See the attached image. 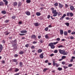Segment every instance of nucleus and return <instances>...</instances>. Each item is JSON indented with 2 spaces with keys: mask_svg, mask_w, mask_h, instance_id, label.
Masks as SVG:
<instances>
[{
  "mask_svg": "<svg viewBox=\"0 0 75 75\" xmlns=\"http://www.w3.org/2000/svg\"><path fill=\"white\" fill-rule=\"evenodd\" d=\"M12 46L13 47H17L18 46L16 40H15L14 41H13L12 43Z\"/></svg>",
  "mask_w": 75,
  "mask_h": 75,
  "instance_id": "1",
  "label": "nucleus"
},
{
  "mask_svg": "<svg viewBox=\"0 0 75 75\" xmlns=\"http://www.w3.org/2000/svg\"><path fill=\"white\" fill-rule=\"evenodd\" d=\"M63 46L62 45H60L58 46V48H61V47H63Z\"/></svg>",
  "mask_w": 75,
  "mask_h": 75,
  "instance_id": "50",
  "label": "nucleus"
},
{
  "mask_svg": "<svg viewBox=\"0 0 75 75\" xmlns=\"http://www.w3.org/2000/svg\"><path fill=\"white\" fill-rule=\"evenodd\" d=\"M50 15H49L47 16V18L49 19V18H50Z\"/></svg>",
  "mask_w": 75,
  "mask_h": 75,
  "instance_id": "62",
  "label": "nucleus"
},
{
  "mask_svg": "<svg viewBox=\"0 0 75 75\" xmlns=\"http://www.w3.org/2000/svg\"><path fill=\"white\" fill-rule=\"evenodd\" d=\"M70 8L71 10V11H73V10H74V7L72 6H71L70 7Z\"/></svg>",
  "mask_w": 75,
  "mask_h": 75,
  "instance_id": "9",
  "label": "nucleus"
},
{
  "mask_svg": "<svg viewBox=\"0 0 75 75\" xmlns=\"http://www.w3.org/2000/svg\"><path fill=\"white\" fill-rule=\"evenodd\" d=\"M59 52L60 53V54H63V53H64V52H65V50H61V49H59Z\"/></svg>",
  "mask_w": 75,
  "mask_h": 75,
  "instance_id": "5",
  "label": "nucleus"
},
{
  "mask_svg": "<svg viewBox=\"0 0 75 75\" xmlns=\"http://www.w3.org/2000/svg\"><path fill=\"white\" fill-rule=\"evenodd\" d=\"M19 54H24V52L23 51H21L19 52Z\"/></svg>",
  "mask_w": 75,
  "mask_h": 75,
  "instance_id": "36",
  "label": "nucleus"
},
{
  "mask_svg": "<svg viewBox=\"0 0 75 75\" xmlns=\"http://www.w3.org/2000/svg\"><path fill=\"white\" fill-rule=\"evenodd\" d=\"M53 66H56V67H58L59 66V64L57 63H55V61H53Z\"/></svg>",
  "mask_w": 75,
  "mask_h": 75,
  "instance_id": "3",
  "label": "nucleus"
},
{
  "mask_svg": "<svg viewBox=\"0 0 75 75\" xmlns=\"http://www.w3.org/2000/svg\"><path fill=\"white\" fill-rule=\"evenodd\" d=\"M54 5L55 6H57L58 5V3H56L54 4Z\"/></svg>",
  "mask_w": 75,
  "mask_h": 75,
  "instance_id": "32",
  "label": "nucleus"
},
{
  "mask_svg": "<svg viewBox=\"0 0 75 75\" xmlns=\"http://www.w3.org/2000/svg\"><path fill=\"white\" fill-rule=\"evenodd\" d=\"M45 31H48V28L46 27V28H45Z\"/></svg>",
  "mask_w": 75,
  "mask_h": 75,
  "instance_id": "38",
  "label": "nucleus"
},
{
  "mask_svg": "<svg viewBox=\"0 0 75 75\" xmlns=\"http://www.w3.org/2000/svg\"><path fill=\"white\" fill-rule=\"evenodd\" d=\"M3 1L5 3V5L6 6H7V4H8V1H7V0H3Z\"/></svg>",
  "mask_w": 75,
  "mask_h": 75,
  "instance_id": "8",
  "label": "nucleus"
},
{
  "mask_svg": "<svg viewBox=\"0 0 75 75\" xmlns=\"http://www.w3.org/2000/svg\"><path fill=\"white\" fill-rule=\"evenodd\" d=\"M63 55H67L68 54V52H64L63 53Z\"/></svg>",
  "mask_w": 75,
  "mask_h": 75,
  "instance_id": "29",
  "label": "nucleus"
},
{
  "mask_svg": "<svg viewBox=\"0 0 75 75\" xmlns=\"http://www.w3.org/2000/svg\"><path fill=\"white\" fill-rule=\"evenodd\" d=\"M66 20H70V18L69 17H67L66 18Z\"/></svg>",
  "mask_w": 75,
  "mask_h": 75,
  "instance_id": "61",
  "label": "nucleus"
},
{
  "mask_svg": "<svg viewBox=\"0 0 75 75\" xmlns=\"http://www.w3.org/2000/svg\"><path fill=\"white\" fill-rule=\"evenodd\" d=\"M31 38H34V39H35V38H36V36L34 35H32Z\"/></svg>",
  "mask_w": 75,
  "mask_h": 75,
  "instance_id": "19",
  "label": "nucleus"
},
{
  "mask_svg": "<svg viewBox=\"0 0 75 75\" xmlns=\"http://www.w3.org/2000/svg\"><path fill=\"white\" fill-rule=\"evenodd\" d=\"M62 64L63 65H65V62H62Z\"/></svg>",
  "mask_w": 75,
  "mask_h": 75,
  "instance_id": "54",
  "label": "nucleus"
},
{
  "mask_svg": "<svg viewBox=\"0 0 75 75\" xmlns=\"http://www.w3.org/2000/svg\"><path fill=\"white\" fill-rule=\"evenodd\" d=\"M52 14H54L53 15V17H56L57 16L58 12H57V10H56L52 11Z\"/></svg>",
  "mask_w": 75,
  "mask_h": 75,
  "instance_id": "2",
  "label": "nucleus"
},
{
  "mask_svg": "<svg viewBox=\"0 0 75 75\" xmlns=\"http://www.w3.org/2000/svg\"><path fill=\"white\" fill-rule=\"evenodd\" d=\"M17 60L16 59H13V62H17Z\"/></svg>",
  "mask_w": 75,
  "mask_h": 75,
  "instance_id": "43",
  "label": "nucleus"
},
{
  "mask_svg": "<svg viewBox=\"0 0 75 75\" xmlns=\"http://www.w3.org/2000/svg\"><path fill=\"white\" fill-rule=\"evenodd\" d=\"M66 16V14H63V16H62L60 18V20H62Z\"/></svg>",
  "mask_w": 75,
  "mask_h": 75,
  "instance_id": "10",
  "label": "nucleus"
},
{
  "mask_svg": "<svg viewBox=\"0 0 75 75\" xmlns=\"http://www.w3.org/2000/svg\"><path fill=\"white\" fill-rule=\"evenodd\" d=\"M48 68H44L43 70V71L44 72H46V71L48 70Z\"/></svg>",
  "mask_w": 75,
  "mask_h": 75,
  "instance_id": "25",
  "label": "nucleus"
},
{
  "mask_svg": "<svg viewBox=\"0 0 75 75\" xmlns=\"http://www.w3.org/2000/svg\"><path fill=\"white\" fill-rule=\"evenodd\" d=\"M67 16H69V13H67Z\"/></svg>",
  "mask_w": 75,
  "mask_h": 75,
  "instance_id": "63",
  "label": "nucleus"
},
{
  "mask_svg": "<svg viewBox=\"0 0 75 75\" xmlns=\"http://www.w3.org/2000/svg\"><path fill=\"white\" fill-rule=\"evenodd\" d=\"M25 14L27 16H30L31 15V13L29 11H27L25 12Z\"/></svg>",
  "mask_w": 75,
  "mask_h": 75,
  "instance_id": "7",
  "label": "nucleus"
},
{
  "mask_svg": "<svg viewBox=\"0 0 75 75\" xmlns=\"http://www.w3.org/2000/svg\"><path fill=\"white\" fill-rule=\"evenodd\" d=\"M68 33H69V34H70L71 33V30H69L68 31Z\"/></svg>",
  "mask_w": 75,
  "mask_h": 75,
  "instance_id": "48",
  "label": "nucleus"
},
{
  "mask_svg": "<svg viewBox=\"0 0 75 75\" xmlns=\"http://www.w3.org/2000/svg\"><path fill=\"white\" fill-rule=\"evenodd\" d=\"M12 18L13 19H14L15 18H16V16H12Z\"/></svg>",
  "mask_w": 75,
  "mask_h": 75,
  "instance_id": "41",
  "label": "nucleus"
},
{
  "mask_svg": "<svg viewBox=\"0 0 75 75\" xmlns=\"http://www.w3.org/2000/svg\"><path fill=\"white\" fill-rule=\"evenodd\" d=\"M19 74H20L19 73H16V74H15L14 75H19Z\"/></svg>",
  "mask_w": 75,
  "mask_h": 75,
  "instance_id": "64",
  "label": "nucleus"
},
{
  "mask_svg": "<svg viewBox=\"0 0 75 75\" xmlns=\"http://www.w3.org/2000/svg\"><path fill=\"white\" fill-rule=\"evenodd\" d=\"M1 13L2 14H6V11H3L1 12Z\"/></svg>",
  "mask_w": 75,
  "mask_h": 75,
  "instance_id": "24",
  "label": "nucleus"
},
{
  "mask_svg": "<svg viewBox=\"0 0 75 75\" xmlns=\"http://www.w3.org/2000/svg\"><path fill=\"white\" fill-rule=\"evenodd\" d=\"M59 8H61L63 7V5H62V4H61L60 3L59 4Z\"/></svg>",
  "mask_w": 75,
  "mask_h": 75,
  "instance_id": "21",
  "label": "nucleus"
},
{
  "mask_svg": "<svg viewBox=\"0 0 75 75\" xmlns=\"http://www.w3.org/2000/svg\"><path fill=\"white\" fill-rule=\"evenodd\" d=\"M54 54H50V57H53V56H54Z\"/></svg>",
  "mask_w": 75,
  "mask_h": 75,
  "instance_id": "51",
  "label": "nucleus"
},
{
  "mask_svg": "<svg viewBox=\"0 0 75 75\" xmlns=\"http://www.w3.org/2000/svg\"><path fill=\"white\" fill-rule=\"evenodd\" d=\"M62 14H61V13L60 12H59L58 14V16H61V15Z\"/></svg>",
  "mask_w": 75,
  "mask_h": 75,
  "instance_id": "57",
  "label": "nucleus"
},
{
  "mask_svg": "<svg viewBox=\"0 0 75 75\" xmlns=\"http://www.w3.org/2000/svg\"><path fill=\"white\" fill-rule=\"evenodd\" d=\"M33 44H37V42L35 41H34L33 42Z\"/></svg>",
  "mask_w": 75,
  "mask_h": 75,
  "instance_id": "56",
  "label": "nucleus"
},
{
  "mask_svg": "<svg viewBox=\"0 0 75 75\" xmlns=\"http://www.w3.org/2000/svg\"><path fill=\"white\" fill-rule=\"evenodd\" d=\"M10 21L9 20H6L5 21V22L6 23H8L9 22V21Z\"/></svg>",
  "mask_w": 75,
  "mask_h": 75,
  "instance_id": "42",
  "label": "nucleus"
},
{
  "mask_svg": "<svg viewBox=\"0 0 75 75\" xmlns=\"http://www.w3.org/2000/svg\"><path fill=\"white\" fill-rule=\"evenodd\" d=\"M36 14L37 16H40L41 15V13L39 12H37L36 13Z\"/></svg>",
  "mask_w": 75,
  "mask_h": 75,
  "instance_id": "13",
  "label": "nucleus"
},
{
  "mask_svg": "<svg viewBox=\"0 0 75 75\" xmlns=\"http://www.w3.org/2000/svg\"><path fill=\"white\" fill-rule=\"evenodd\" d=\"M48 62V60H46L45 61V63H47Z\"/></svg>",
  "mask_w": 75,
  "mask_h": 75,
  "instance_id": "60",
  "label": "nucleus"
},
{
  "mask_svg": "<svg viewBox=\"0 0 75 75\" xmlns=\"http://www.w3.org/2000/svg\"><path fill=\"white\" fill-rule=\"evenodd\" d=\"M49 45L50 47L52 49H54L55 48V46H54L53 44L51 43H50L49 44Z\"/></svg>",
  "mask_w": 75,
  "mask_h": 75,
  "instance_id": "4",
  "label": "nucleus"
},
{
  "mask_svg": "<svg viewBox=\"0 0 75 75\" xmlns=\"http://www.w3.org/2000/svg\"><path fill=\"white\" fill-rule=\"evenodd\" d=\"M58 69L59 71H62V68L61 67H59L58 68Z\"/></svg>",
  "mask_w": 75,
  "mask_h": 75,
  "instance_id": "30",
  "label": "nucleus"
},
{
  "mask_svg": "<svg viewBox=\"0 0 75 75\" xmlns=\"http://www.w3.org/2000/svg\"><path fill=\"white\" fill-rule=\"evenodd\" d=\"M64 35H66V36H67V35L68 34V32H67V31H65L64 32Z\"/></svg>",
  "mask_w": 75,
  "mask_h": 75,
  "instance_id": "22",
  "label": "nucleus"
},
{
  "mask_svg": "<svg viewBox=\"0 0 75 75\" xmlns=\"http://www.w3.org/2000/svg\"><path fill=\"white\" fill-rule=\"evenodd\" d=\"M10 33V32L6 33H5V35H8V34H9Z\"/></svg>",
  "mask_w": 75,
  "mask_h": 75,
  "instance_id": "49",
  "label": "nucleus"
},
{
  "mask_svg": "<svg viewBox=\"0 0 75 75\" xmlns=\"http://www.w3.org/2000/svg\"><path fill=\"white\" fill-rule=\"evenodd\" d=\"M2 42L3 44H4V43H5V42H6V41L4 40H2Z\"/></svg>",
  "mask_w": 75,
  "mask_h": 75,
  "instance_id": "58",
  "label": "nucleus"
},
{
  "mask_svg": "<svg viewBox=\"0 0 75 75\" xmlns=\"http://www.w3.org/2000/svg\"><path fill=\"white\" fill-rule=\"evenodd\" d=\"M29 46V45L28 44H27V45H25V47H28Z\"/></svg>",
  "mask_w": 75,
  "mask_h": 75,
  "instance_id": "55",
  "label": "nucleus"
},
{
  "mask_svg": "<svg viewBox=\"0 0 75 75\" xmlns=\"http://www.w3.org/2000/svg\"><path fill=\"white\" fill-rule=\"evenodd\" d=\"M18 56V55L17 54H15L14 55V57H16V58Z\"/></svg>",
  "mask_w": 75,
  "mask_h": 75,
  "instance_id": "47",
  "label": "nucleus"
},
{
  "mask_svg": "<svg viewBox=\"0 0 75 75\" xmlns=\"http://www.w3.org/2000/svg\"><path fill=\"white\" fill-rule=\"evenodd\" d=\"M3 50V45H0V50L2 51Z\"/></svg>",
  "mask_w": 75,
  "mask_h": 75,
  "instance_id": "18",
  "label": "nucleus"
},
{
  "mask_svg": "<svg viewBox=\"0 0 75 75\" xmlns=\"http://www.w3.org/2000/svg\"><path fill=\"white\" fill-rule=\"evenodd\" d=\"M54 53H57L58 52V50H56L54 51Z\"/></svg>",
  "mask_w": 75,
  "mask_h": 75,
  "instance_id": "39",
  "label": "nucleus"
},
{
  "mask_svg": "<svg viewBox=\"0 0 75 75\" xmlns=\"http://www.w3.org/2000/svg\"><path fill=\"white\" fill-rule=\"evenodd\" d=\"M57 41H60V38H58L56 39Z\"/></svg>",
  "mask_w": 75,
  "mask_h": 75,
  "instance_id": "44",
  "label": "nucleus"
},
{
  "mask_svg": "<svg viewBox=\"0 0 75 75\" xmlns=\"http://www.w3.org/2000/svg\"><path fill=\"white\" fill-rule=\"evenodd\" d=\"M17 2H15L13 3V6H17Z\"/></svg>",
  "mask_w": 75,
  "mask_h": 75,
  "instance_id": "20",
  "label": "nucleus"
},
{
  "mask_svg": "<svg viewBox=\"0 0 75 75\" xmlns=\"http://www.w3.org/2000/svg\"><path fill=\"white\" fill-rule=\"evenodd\" d=\"M23 66V63L21 62L19 63V66L20 67H22Z\"/></svg>",
  "mask_w": 75,
  "mask_h": 75,
  "instance_id": "17",
  "label": "nucleus"
},
{
  "mask_svg": "<svg viewBox=\"0 0 75 75\" xmlns=\"http://www.w3.org/2000/svg\"><path fill=\"white\" fill-rule=\"evenodd\" d=\"M19 35H25V34H20V33H19Z\"/></svg>",
  "mask_w": 75,
  "mask_h": 75,
  "instance_id": "59",
  "label": "nucleus"
},
{
  "mask_svg": "<svg viewBox=\"0 0 75 75\" xmlns=\"http://www.w3.org/2000/svg\"><path fill=\"white\" fill-rule=\"evenodd\" d=\"M43 55H44L43 53H42L40 55L39 57L40 58H44V56H43Z\"/></svg>",
  "mask_w": 75,
  "mask_h": 75,
  "instance_id": "12",
  "label": "nucleus"
},
{
  "mask_svg": "<svg viewBox=\"0 0 75 75\" xmlns=\"http://www.w3.org/2000/svg\"><path fill=\"white\" fill-rule=\"evenodd\" d=\"M72 64H70L68 65L69 67H72Z\"/></svg>",
  "mask_w": 75,
  "mask_h": 75,
  "instance_id": "46",
  "label": "nucleus"
},
{
  "mask_svg": "<svg viewBox=\"0 0 75 75\" xmlns=\"http://www.w3.org/2000/svg\"><path fill=\"white\" fill-rule=\"evenodd\" d=\"M63 67L64 68V69H67V68H68V67L65 66H63Z\"/></svg>",
  "mask_w": 75,
  "mask_h": 75,
  "instance_id": "34",
  "label": "nucleus"
},
{
  "mask_svg": "<svg viewBox=\"0 0 75 75\" xmlns=\"http://www.w3.org/2000/svg\"><path fill=\"white\" fill-rule=\"evenodd\" d=\"M65 25H66L67 26V27H69V23H65Z\"/></svg>",
  "mask_w": 75,
  "mask_h": 75,
  "instance_id": "27",
  "label": "nucleus"
},
{
  "mask_svg": "<svg viewBox=\"0 0 75 75\" xmlns=\"http://www.w3.org/2000/svg\"><path fill=\"white\" fill-rule=\"evenodd\" d=\"M40 43H42L43 42V41H42V40H40Z\"/></svg>",
  "mask_w": 75,
  "mask_h": 75,
  "instance_id": "52",
  "label": "nucleus"
},
{
  "mask_svg": "<svg viewBox=\"0 0 75 75\" xmlns=\"http://www.w3.org/2000/svg\"><path fill=\"white\" fill-rule=\"evenodd\" d=\"M33 24L35 25V27H37L40 25V23H38V22L37 23H33Z\"/></svg>",
  "mask_w": 75,
  "mask_h": 75,
  "instance_id": "6",
  "label": "nucleus"
},
{
  "mask_svg": "<svg viewBox=\"0 0 75 75\" xmlns=\"http://www.w3.org/2000/svg\"><path fill=\"white\" fill-rule=\"evenodd\" d=\"M70 15L71 17H72L73 16V13H72L71 12L70 13Z\"/></svg>",
  "mask_w": 75,
  "mask_h": 75,
  "instance_id": "37",
  "label": "nucleus"
},
{
  "mask_svg": "<svg viewBox=\"0 0 75 75\" xmlns=\"http://www.w3.org/2000/svg\"><path fill=\"white\" fill-rule=\"evenodd\" d=\"M71 34H72V35H75V32H72L71 33Z\"/></svg>",
  "mask_w": 75,
  "mask_h": 75,
  "instance_id": "45",
  "label": "nucleus"
},
{
  "mask_svg": "<svg viewBox=\"0 0 75 75\" xmlns=\"http://www.w3.org/2000/svg\"><path fill=\"white\" fill-rule=\"evenodd\" d=\"M27 32L26 30H21L20 31L21 33H26Z\"/></svg>",
  "mask_w": 75,
  "mask_h": 75,
  "instance_id": "11",
  "label": "nucleus"
},
{
  "mask_svg": "<svg viewBox=\"0 0 75 75\" xmlns=\"http://www.w3.org/2000/svg\"><path fill=\"white\" fill-rule=\"evenodd\" d=\"M42 52V50L41 49H39L38 50V53H41V52Z\"/></svg>",
  "mask_w": 75,
  "mask_h": 75,
  "instance_id": "15",
  "label": "nucleus"
},
{
  "mask_svg": "<svg viewBox=\"0 0 75 75\" xmlns=\"http://www.w3.org/2000/svg\"><path fill=\"white\" fill-rule=\"evenodd\" d=\"M45 38L46 39H48V38H49V36H48V34H47L45 35Z\"/></svg>",
  "mask_w": 75,
  "mask_h": 75,
  "instance_id": "23",
  "label": "nucleus"
},
{
  "mask_svg": "<svg viewBox=\"0 0 75 75\" xmlns=\"http://www.w3.org/2000/svg\"><path fill=\"white\" fill-rule=\"evenodd\" d=\"M4 6V3L2 1L0 2V6Z\"/></svg>",
  "mask_w": 75,
  "mask_h": 75,
  "instance_id": "14",
  "label": "nucleus"
},
{
  "mask_svg": "<svg viewBox=\"0 0 75 75\" xmlns=\"http://www.w3.org/2000/svg\"><path fill=\"white\" fill-rule=\"evenodd\" d=\"M65 6L66 8H67L68 7V5L67 4H65Z\"/></svg>",
  "mask_w": 75,
  "mask_h": 75,
  "instance_id": "53",
  "label": "nucleus"
},
{
  "mask_svg": "<svg viewBox=\"0 0 75 75\" xmlns=\"http://www.w3.org/2000/svg\"><path fill=\"white\" fill-rule=\"evenodd\" d=\"M51 43H52L53 45H55L57 44V43H58V42H54L53 43L51 42Z\"/></svg>",
  "mask_w": 75,
  "mask_h": 75,
  "instance_id": "26",
  "label": "nucleus"
},
{
  "mask_svg": "<svg viewBox=\"0 0 75 75\" xmlns=\"http://www.w3.org/2000/svg\"><path fill=\"white\" fill-rule=\"evenodd\" d=\"M70 38L71 40H74V38L73 36H71L70 37Z\"/></svg>",
  "mask_w": 75,
  "mask_h": 75,
  "instance_id": "33",
  "label": "nucleus"
},
{
  "mask_svg": "<svg viewBox=\"0 0 75 75\" xmlns=\"http://www.w3.org/2000/svg\"><path fill=\"white\" fill-rule=\"evenodd\" d=\"M66 58V56H63L62 57V59H63L64 58Z\"/></svg>",
  "mask_w": 75,
  "mask_h": 75,
  "instance_id": "35",
  "label": "nucleus"
},
{
  "mask_svg": "<svg viewBox=\"0 0 75 75\" xmlns=\"http://www.w3.org/2000/svg\"><path fill=\"white\" fill-rule=\"evenodd\" d=\"M60 32L61 35H62V34H64V31H63V30H60Z\"/></svg>",
  "mask_w": 75,
  "mask_h": 75,
  "instance_id": "16",
  "label": "nucleus"
},
{
  "mask_svg": "<svg viewBox=\"0 0 75 75\" xmlns=\"http://www.w3.org/2000/svg\"><path fill=\"white\" fill-rule=\"evenodd\" d=\"M31 49H34L35 48V46H33L31 47Z\"/></svg>",
  "mask_w": 75,
  "mask_h": 75,
  "instance_id": "40",
  "label": "nucleus"
},
{
  "mask_svg": "<svg viewBox=\"0 0 75 75\" xmlns=\"http://www.w3.org/2000/svg\"><path fill=\"white\" fill-rule=\"evenodd\" d=\"M26 2L27 3H30V2H31V0H27Z\"/></svg>",
  "mask_w": 75,
  "mask_h": 75,
  "instance_id": "28",
  "label": "nucleus"
},
{
  "mask_svg": "<svg viewBox=\"0 0 75 75\" xmlns=\"http://www.w3.org/2000/svg\"><path fill=\"white\" fill-rule=\"evenodd\" d=\"M19 71V69L18 68H16L15 70V72H17Z\"/></svg>",
  "mask_w": 75,
  "mask_h": 75,
  "instance_id": "31",
  "label": "nucleus"
}]
</instances>
